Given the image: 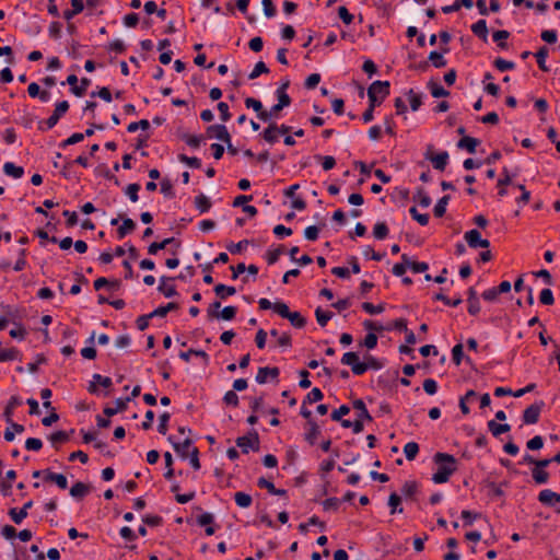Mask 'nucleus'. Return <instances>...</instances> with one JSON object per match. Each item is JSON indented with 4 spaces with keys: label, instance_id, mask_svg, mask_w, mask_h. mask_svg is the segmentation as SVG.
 Returning <instances> with one entry per match:
<instances>
[{
    "label": "nucleus",
    "instance_id": "14",
    "mask_svg": "<svg viewBox=\"0 0 560 560\" xmlns=\"http://www.w3.org/2000/svg\"><path fill=\"white\" fill-rule=\"evenodd\" d=\"M428 159L431 161L434 168H436L439 171H444L446 163H447L448 154H447V152H440V153L431 152L428 154Z\"/></svg>",
    "mask_w": 560,
    "mask_h": 560
},
{
    "label": "nucleus",
    "instance_id": "19",
    "mask_svg": "<svg viewBox=\"0 0 560 560\" xmlns=\"http://www.w3.org/2000/svg\"><path fill=\"white\" fill-rule=\"evenodd\" d=\"M488 427L493 436H499L511 430V425L508 422H488Z\"/></svg>",
    "mask_w": 560,
    "mask_h": 560
},
{
    "label": "nucleus",
    "instance_id": "8",
    "mask_svg": "<svg viewBox=\"0 0 560 560\" xmlns=\"http://www.w3.org/2000/svg\"><path fill=\"white\" fill-rule=\"evenodd\" d=\"M69 109V103L67 101H62L56 104L54 113L46 120V125L48 128H52L57 125L60 117Z\"/></svg>",
    "mask_w": 560,
    "mask_h": 560
},
{
    "label": "nucleus",
    "instance_id": "4",
    "mask_svg": "<svg viewBox=\"0 0 560 560\" xmlns=\"http://www.w3.org/2000/svg\"><path fill=\"white\" fill-rule=\"evenodd\" d=\"M167 440L172 443L174 451L183 458H187L190 455V451L194 447L192 441L186 438L183 442H175L174 436L170 435Z\"/></svg>",
    "mask_w": 560,
    "mask_h": 560
},
{
    "label": "nucleus",
    "instance_id": "30",
    "mask_svg": "<svg viewBox=\"0 0 560 560\" xmlns=\"http://www.w3.org/2000/svg\"><path fill=\"white\" fill-rule=\"evenodd\" d=\"M532 476H533V479L535 480V482L538 485L546 483L549 478L548 472L545 469H540L539 467H535L532 470Z\"/></svg>",
    "mask_w": 560,
    "mask_h": 560
},
{
    "label": "nucleus",
    "instance_id": "37",
    "mask_svg": "<svg viewBox=\"0 0 560 560\" xmlns=\"http://www.w3.org/2000/svg\"><path fill=\"white\" fill-rule=\"evenodd\" d=\"M96 384H100L101 386L107 388L112 385V380L109 377H103L101 375H94V382L91 383L90 389L92 392L96 390Z\"/></svg>",
    "mask_w": 560,
    "mask_h": 560
},
{
    "label": "nucleus",
    "instance_id": "28",
    "mask_svg": "<svg viewBox=\"0 0 560 560\" xmlns=\"http://www.w3.org/2000/svg\"><path fill=\"white\" fill-rule=\"evenodd\" d=\"M136 228V224L133 220L131 219H125L122 221V224L118 228L117 234L120 238L125 237L127 233L133 231Z\"/></svg>",
    "mask_w": 560,
    "mask_h": 560
},
{
    "label": "nucleus",
    "instance_id": "21",
    "mask_svg": "<svg viewBox=\"0 0 560 560\" xmlns=\"http://www.w3.org/2000/svg\"><path fill=\"white\" fill-rule=\"evenodd\" d=\"M234 501L237 506L246 509L252 505L253 499L248 493L238 491L234 494Z\"/></svg>",
    "mask_w": 560,
    "mask_h": 560
},
{
    "label": "nucleus",
    "instance_id": "6",
    "mask_svg": "<svg viewBox=\"0 0 560 560\" xmlns=\"http://www.w3.org/2000/svg\"><path fill=\"white\" fill-rule=\"evenodd\" d=\"M33 506V501L30 500L23 504L21 509L11 508L8 512L9 516L15 524H21L28 515V510Z\"/></svg>",
    "mask_w": 560,
    "mask_h": 560
},
{
    "label": "nucleus",
    "instance_id": "33",
    "mask_svg": "<svg viewBox=\"0 0 560 560\" xmlns=\"http://www.w3.org/2000/svg\"><path fill=\"white\" fill-rule=\"evenodd\" d=\"M236 311L237 310L234 306H226L221 311V313H213L211 315L214 317H221L225 320H231L235 317Z\"/></svg>",
    "mask_w": 560,
    "mask_h": 560
},
{
    "label": "nucleus",
    "instance_id": "34",
    "mask_svg": "<svg viewBox=\"0 0 560 560\" xmlns=\"http://www.w3.org/2000/svg\"><path fill=\"white\" fill-rule=\"evenodd\" d=\"M288 86L289 81L284 82L278 90L279 104H281L283 107L291 103L290 96L285 93Z\"/></svg>",
    "mask_w": 560,
    "mask_h": 560
},
{
    "label": "nucleus",
    "instance_id": "2",
    "mask_svg": "<svg viewBox=\"0 0 560 560\" xmlns=\"http://www.w3.org/2000/svg\"><path fill=\"white\" fill-rule=\"evenodd\" d=\"M389 94V82L387 81H375L368 90V96L372 103V107H375L378 98L383 100Z\"/></svg>",
    "mask_w": 560,
    "mask_h": 560
},
{
    "label": "nucleus",
    "instance_id": "58",
    "mask_svg": "<svg viewBox=\"0 0 560 560\" xmlns=\"http://www.w3.org/2000/svg\"><path fill=\"white\" fill-rule=\"evenodd\" d=\"M339 18L342 20V22L347 25L351 24L353 21V15L348 11L346 7H340L338 9Z\"/></svg>",
    "mask_w": 560,
    "mask_h": 560
},
{
    "label": "nucleus",
    "instance_id": "51",
    "mask_svg": "<svg viewBox=\"0 0 560 560\" xmlns=\"http://www.w3.org/2000/svg\"><path fill=\"white\" fill-rule=\"evenodd\" d=\"M196 205L201 212L208 211L211 207L210 200L205 195H200L196 198Z\"/></svg>",
    "mask_w": 560,
    "mask_h": 560
},
{
    "label": "nucleus",
    "instance_id": "44",
    "mask_svg": "<svg viewBox=\"0 0 560 560\" xmlns=\"http://www.w3.org/2000/svg\"><path fill=\"white\" fill-rule=\"evenodd\" d=\"M462 5L470 8L472 5V0H457L453 5L443 8V12L448 13L452 11H458Z\"/></svg>",
    "mask_w": 560,
    "mask_h": 560
},
{
    "label": "nucleus",
    "instance_id": "29",
    "mask_svg": "<svg viewBox=\"0 0 560 560\" xmlns=\"http://www.w3.org/2000/svg\"><path fill=\"white\" fill-rule=\"evenodd\" d=\"M170 279L163 278L161 281V284L159 287V290L161 293H163L165 296L170 298L176 294V288L174 284L168 283Z\"/></svg>",
    "mask_w": 560,
    "mask_h": 560
},
{
    "label": "nucleus",
    "instance_id": "40",
    "mask_svg": "<svg viewBox=\"0 0 560 560\" xmlns=\"http://www.w3.org/2000/svg\"><path fill=\"white\" fill-rule=\"evenodd\" d=\"M43 447V442L37 438H28L25 441V448L27 451L38 452Z\"/></svg>",
    "mask_w": 560,
    "mask_h": 560
},
{
    "label": "nucleus",
    "instance_id": "63",
    "mask_svg": "<svg viewBox=\"0 0 560 560\" xmlns=\"http://www.w3.org/2000/svg\"><path fill=\"white\" fill-rule=\"evenodd\" d=\"M257 486L261 489H266L270 494H272V492H275V488H276L273 482L269 481L265 477L258 478Z\"/></svg>",
    "mask_w": 560,
    "mask_h": 560
},
{
    "label": "nucleus",
    "instance_id": "50",
    "mask_svg": "<svg viewBox=\"0 0 560 560\" xmlns=\"http://www.w3.org/2000/svg\"><path fill=\"white\" fill-rule=\"evenodd\" d=\"M526 446L530 451L540 450L544 446V440L540 435H535L527 442Z\"/></svg>",
    "mask_w": 560,
    "mask_h": 560
},
{
    "label": "nucleus",
    "instance_id": "41",
    "mask_svg": "<svg viewBox=\"0 0 560 560\" xmlns=\"http://www.w3.org/2000/svg\"><path fill=\"white\" fill-rule=\"evenodd\" d=\"M340 504V499L332 497L324 500L322 502L324 511H337Z\"/></svg>",
    "mask_w": 560,
    "mask_h": 560
},
{
    "label": "nucleus",
    "instance_id": "18",
    "mask_svg": "<svg viewBox=\"0 0 560 560\" xmlns=\"http://www.w3.org/2000/svg\"><path fill=\"white\" fill-rule=\"evenodd\" d=\"M419 490V485L416 480L406 481L401 487V495L405 499H411Z\"/></svg>",
    "mask_w": 560,
    "mask_h": 560
},
{
    "label": "nucleus",
    "instance_id": "7",
    "mask_svg": "<svg viewBox=\"0 0 560 560\" xmlns=\"http://www.w3.org/2000/svg\"><path fill=\"white\" fill-rule=\"evenodd\" d=\"M43 474L46 482H54L62 490L68 488V480L63 474L54 472L50 469H44Z\"/></svg>",
    "mask_w": 560,
    "mask_h": 560
},
{
    "label": "nucleus",
    "instance_id": "55",
    "mask_svg": "<svg viewBox=\"0 0 560 560\" xmlns=\"http://www.w3.org/2000/svg\"><path fill=\"white\" fill-rule=\"evenodd\" d=\"M98 303L100 304L108 303L113 307H115L116 310H121V308L125 307V301L122 299H118V300H114V301H108L107 298H105L103 295H100L98 296Z\"/></svg>",
    "mask_w": 560,
    "mask_h": 560
},
{
    "label": "nucleus",
    "instance_id": "24",
    "mask_svg": "<svg viewBox=\"0 0 560 560\" xmlns=\"http://www.w3.org/2000/svg\"><path fill=\"white\" fill-rule=\"evenodd\" d=\"M279 136L278 126L276 124H271L268 128L265 129L262 137L268 143H273L277 141Z\"/></svg>",
    "mask_w": 560,
    "mask_h": 560
},
{
    "label": "nucleus",
    "instance_id": "20",
    "mask_svg": "<svg viewBox=\"0 0 560 560\" xmlns=\"http://www.w3.org/2000/svg\"><path fill=\"white\" fill-rule=\"evenodd\" d=\"M477 394L474 390H469L464 398L460 400V409L464 415H467L469 411L468 405H476L477 402Z\"/></svg>",
    "mask_w": 560,
    "mask_h": 560
},
{
    "label": "nucleus",
    "instance_id": "3",
    "mask_svg": "<svg viewBox=\"0 0 560 560\" xmlns=\"http://www.w3.org/2000/svg\"><path fill=\"white\" fill-rule=\"evenodd\" d=\"M236 445L242 450L244 454H247L250 450H259V438L257 432H249L246 435L236 439Z\"/></svg>",
    "mask_w": 560,
    "mask_h": 560
},
{
    "label": "nucleus",
    "instance_id": "62",
    "mask_svg": "<svg viewBox=\"0 0 560 560\" xmlns=\"http://www.w3.org/2000/svg\"><path fill=\"white\" fill-rule=\"evenodd\" d=\"M316 319L320 326H326L328 320L331 318V314L322 311L320 308L316 310Z\"/></svg>",
    "mask_w": 560,
    "mask_h": 560
},
{
    "label": "nucleus",
    "instance_id": "35",
    "mask_svg": "<svg viewBox=\"0 0 560 560\" xmlns=\"http://www.w3.org/2000/svg\"><path fill=\"white\" fill-rule=\"evenodd\" d=\"M540 415V406L535 404L529 406L524 412V420H537Z\"/></svg>",
    "mask_w": 560,
    "mask_h": 560
},
{
    "label": "nucleus",
    "instance_id": "43",
    "mask_svg": "<svg viewBox=\"0 0 560 560\" xmlns=\"http://www.w3.org/2000/svg\"><path fill=\"white\" fill-rule=\"evenodd\" d=\"M448 199H450L448 196H444L443 198L440 199V201L434 207V215L435 217L442 218L444 215Z\"/></svg>",
    "mask_w": 560,
    "mask_h": 560
},
{
    "label": "nucleus",
    "instance_id": "54",
    "mask_svg": "<svg viewBox=\"0 0 560 560\" xmlns=\"http://www.w3.org/2000/svg\"><path fill=\"white\" fill-rule=\"evenodd\" d=\"M548 55V49L546 47H541L537 54H536V58H537V62H538V66L539 68L542 70V71H547V67L545 65V59Z\"/></svg>",
    "mask_w": 560,
    "mask_h": 560
},
{
    "label": "nucleus",
    "instance_id": "16",
    "mask_svg": "<svg viewBox=\"0 0 560 560\" xmlns=\"http://www.w3.org/2000/svg\"><path fill=\"white\" fill-rule=\"evenodd\" d=\"M279 369L278 368H260L257 372L256 380L259 384H264L267 382L268 376L272 378L278 377Z\"/></svg>",
    "mask_w": 560,
    "mask_h": 560
},
{
    "label": "nucleus",
    "instance_id": "9",
    "mask_svg": "<svg viewBox=\"0 0 560 560\" xmlns=\"http://www.w3.org/2000/svg\"><path fill=\"white\" fill-rule=\"evenodd\" d=\"M197 524L199 526H205V533L207 536H211L215 533V527L213 525L214 523V516L210 512H203L199 516H197Z\"/></svg>",
    "mask_w": 560,
    "mask_h": 560
},
{
    "label": "nucleus",
    "instance_id": "1",
    "mask_svg": "<svg viewBox=\"0 0 560 560\" xmlns=\"http://www.w3.org/2000/svg\"><path fill=\"white\" fill-rule=\"evenodd\" d=\"M433 463L436 466V470L431 478L434 483L447 482L451 476L458 469L457 459L448 453H435L433 455Z\"/></svg>",
    "mask_w": 560,
    "mask_h": 560
},
{
    "label": "nucleus",
    "instance_id": "38",
    "mask_svg": "<svg viewBox=\"0 0 560 560\" xmlns=\"http://www.w3.org/2000/svg\"><path fill=\"white\" fill-rule=\"evenodd\" d=\"M287 318L298 328H302L305 325V318L299 312H290Z\"/></svg>",
    "mask_w": 560,
    "mask_h": 560
},
{
    "label": "nucleus",
    "instance_id": "46",
    "mask_svg": "<svg viewBox=\"0 0 560 560\" xmlns=\"http://www.w3.org/2000/svg\"><path fill=\"white\" fill-rule=\"evenodd\" d=\"M510 36L508 31H497L493 33V39L499 43V47L505 49L508 44L504 42Z\"/></svg>",
    "mask_w": 560,
    "mask_h": 560
},
{
    "label": "nucleus",
    "instance_id": "36",
    "mask_svg": "<svg viewBox=\"0 0 560 560\" xmlns=\"http://www.w3.org/2000/svg\"><path fill=\"white\" fill-rule=\"evenodd\" d=\"M4 172L13 176L15 178H19L23 175L24 171L21 166H15L13 163H5L4 164Z\"/></svg>",
    "mask_w": 560,
    "mask_h": 560
},
{
    "label": "nucleus",
    "instance_id": "5",
    "mask_svg": "<svg viewBox=\"0 0 560 560\" xmlns=\"http://www.w3.org/2000/svg\"><path fill=\"white\" fill-rule=\"evenodd\" d=\"M209 138H218L225 143L231 142V136L224 125H212L207 128Z\"/></svg>",
    "mask_w": 560,
    "mask_h": 560
},
{
    "label": "nucleus",
    "instance_id": "48",
    "mask_svg": "<svg viewBox=\"0 0 560 560\" xmlns=\"http://www.w3.org/2000/svg\"><path fill=\"white\" fill-rule=\"evenodd\" d=\"M190 466L198 470L200 469V460H199V451L197 447H192L190 451V455L188 456Z\"/></svg>",
    "mask_w": 560,
    "mask_h": 560
},
{
    "label": "nucleus",
    "instance_id": "13",
    "mask_svg": "<svg viewBox=\"0 0 560 560\" xmlns=\"http://www.w3.org/2000/svg\"><path fill=\"white\" fill-rule=\"evenodd\" d=\"M90 491H91L90 485H86L82 481H77L70 488L69 494L75 500H82L84 497H86L90 493Z\"/></svg>",
    "mask_w": 560,
    "mask_h": 560
},
{
    "label": "nucleus",
    "instance_id": "39",
    "mask_svg": "<svg viewBox=\"0 0 560 560\" xmlns=\"http://www.w3.org/2000/svg\"><path fill=\"white\" fill-rule=\"evenodd\" d=\"M178 304L175 302H171L165 306H161L156 308L150 316H165L170 311L177 310Z\"/></svg>",
    "mask_w": 560,
    "mask_h": 560
},
{
    "label": "nucleus",
    "instance_id": "45",
    "mask_svg": "<svg viewBox=\"0 0 560 560\" xmlns=\"http://www.w3.org/2000/svg\"><path fill=\"white\" fill-rule=\"evenodd\" d=\"M431 93L434 97H445L448 96V91H446L443 86L439 85L436 82H430Z\"/></svg>",
    "mask_w": 560,
    "mask_h": 560
},
{
    "label": "nucleus",
    "instance_id": "32",
    "mask_svg": "<svg viewBox=\"0 0 560 560\" xmlns=\"http://www.w3.org/2000/svg\"><path fill=\"white\" fill-rule=\"evenodd\" d=\"M173 241H174V238L170 237V238L163 240L162 242H154L149 246L148 252L150 255H155L158 253V250L164 249Z\"/></svg>",
    "mask_w": 560,
    "mask_h": 560
},
{
    "label": "nucleus",
    "instance_id": "56",
    "mask_svg": "<svg viewBox=\"0 0 560 560\" xmlns=\"http://www.w3.org/2000/svg\"><path fill=\"white\" fill-rule=\"evenodd\" d=\"M388 229L385 223H377L374 226V236L378 240H383L387 236Z\"/></svg>",
    "mask_w": 560,
    "mask_h": 560
},
{
    "label": "nucleus",
    "instance_id": "15",
    "mask_svg": "<svg viewBox=\"0 0 560 560\" xmlns=\"http://www.w3.org/2000/svg\"><path fill=\"white\" fill-rule=\"evenodd\" d=\"M47 440L50 442L51 446L56 450L59 448L60 445L68 442L67 434L65 430H57L47 435Z\"/></svg>",
    "mask_w": 560,
    "mask_h": 560
},
{
    "label": "nucleus",
    "instance_id": "10",
    "mask_svg": "<svg viewBox=\"0 0 560 560\" xmlns=\"http://www.w3.org/2000/svg\"><path fill=\"white\" fill-rule=\"evenodd\" d=\"M322 434V429L317 424V422H308L306 430L304 432V439L310 445H315L319 435Z\"/></svg>",
    "mask_w": 560,
    "mask_h": 560
},
{
    "label": "nucleus",
    "instance_id": "22",
    "mask_svg": "<svg viewBox=\"0 0 560 560\" xmlns=\"http://www.w3.org/2000/svg\"><path fill=\"white\" fill-rule=\"evenodd\" d=\"M477 145L478 140L469 136L463 137L458 142V147L460 149H466L469 153H474L476 151Z\"/></svg>",
    "mask_w": 560,
    "mask_h": 560
},
{
    "label": "nucleus",
    "instance_id": "59",
    "mask_svg": "<svg viewBox=\"0 0 560 560\" xmlns=\"http://www.w3.org/2000/svg\"><path fill=\"white\" fill-rule=\"evenodd\" d=\"M140 186L138 184H130L127 187V195L129 196L130 200L132 202H137L139 199L138 192H139Z\"/></svg>",
    "mask_w": 560,
    "mask_h": 560
},
{
    "label": "nucleus",
    "instance_id": "61",
    "mask_svg": "<svg viewBox=\"0 0 560 560\" xmlns=\"http://www.w3.org/2000/svg\"><path fill=\"white\" fill-rule=\"evenodd\" d=\"M195 497H196V492L189 491V492L183 493V494L177 493L175 495V500L179 504H186V503L190 502Z\"/></svg>",
    "mask_w": 560,
    "mask_h": 560
},
{
    "label": "nucleus",
    "instance_id": "26",
    "mask_svg": "<svg viewBox=\"0 0 560 560\" xmlns=\"http://www.w3.org/2000/svg\"><path fill=\"white\" fill-rule=\"evenodd\" d=\"M471 31L474 32V34L482 38L485 42L487 40L488 28L485 20H480L477 23H475L471 26Z\"/></svg>",
    "mask_w": 560,
    "mask_h": 560
},
{
    "label": "nucleus",
    "instance_id": "17",
    "mask_svg": "<svg viewBox=\"0 0 560 560\" xmlns=\"http://www.w3.org/2000/svg\"><path fill=\"white\" fill-rule=\"evenodd\" d=\"M400 503H401V498L400 495H398L396 492H393L389 494L388 497V506L390 508V515H394V514H401L404 512V509L400 506Z\"/></svg>",
    "mask_w": 560,
    "mask_h": 560
},
{
    "label": "nucleus",
    "instance_id": "64",
    "mask_svg": "<svg viewBox=\"0 0 560 560\" xmlns=\"http://www.w3.org/2000/svg\"><path fill=\"white\" fill-rule=\"evenodd\" d=\"M119 535L124 539L129 540V541H133V540L137 539V535L135 534V532L129 526L121 527L120 530H119Z\"/></svg>",
    "mask_w": 560,
    "mask_h": 560
},
{
    "label": "nucleus",
    "instance_id": "23",
    "mask_svg": "<svg viewBox=\"0 0 560 560\" xmlns=\"http://www.w3.org/2000/svg\"><path fill=\"white\" fill-rule=\"evenodd\" d=\"M353 409L358 411L357 420H372L369 415L364 402L361 399H358L353 402Z\"/></svg>",
    "mask_w": 560,
    "mask_h": 560
},
{
    "label": "nucleus",
    "instance_id": "57",
    "mask_svg": "<svg viewBox=\"0 0 560 560\" xmlns=\"http://www.w3.org/2000/svg\"><path fill=\"white\" fill-rule=\"evenodd\" d=\"M90 85V80L86 78L81 79L79 86L77 89H73V94L75 96H83Z\"/></svg>",
    "mask_w": 560,
    "mask_h": 560
},
{
    "label": "nucleus",
    "instance_id": "12",
    "mask_svg": "<svg viewBox=\"0 0 560 560\" xmlns=\"http://www.w3.org/2000/svg\"><path fill=\"white\" fill-rule=\"evenodd\" d=\"M538 500L545 505L553 506L556 503H560V493L544 489L539 492Z\"/></svg>",
    "mask_w": 560,
    "mask_h": 560
},
{
    "label": "nucleus",
    "instance_id": "42",
    "mask_svg": "<svg viewBox=\"0 0 560 560\" xmlns=\"http://www.w3.org/2000/svg\"><path fill=\"white\" fill-rule=\"evenodd\" d=\"M429 60L432 62V65L435 67V68H441V67H444L446 65V61L445 59L443 58V55L442 52H438V51H432L429 56Z\"/></svg>",
    "mask_w": 560,
    "mask_h": 560
},
{
    "label": "nucleus",
    "instance_id": "60",
    "mask_svg": "<svg viewBox=\"0 0 560 560\" xmlns=\"http://www.w3.org/2000/svg\"><path fill=\"white\" fill-rule=\"evenodd\" d=\"M342 363L351 365L352 368L359 363V357L355 352H347L342 357Z\"/></svg>",
    "mask_w": 560,
    "mask_h": 560
},
{
    "label": "nucleus",
    "instance_id": "11",
    "mask_svg": "<svg viewBox=\"0 0 560 560\" xmlns=\"http://www.w3.org/2000/svg\"><path fill=\"white\" fill-rule=\"evenodd\" d=\"M465 240L467 241L470 247H489V241L482 240L480 237V233L477 230H471L466 233Z\"/></svg>",
    "mask_w": 560,
    "mask_h": 560
},
{
    "label": "nucleus",
    "instance_id": "31",
    "mask_svg": "<svg viewBox=\"0 0 560 560\" xmlns=\"http://www.w3.org/2000/svg\"><path fill=\"white\" fill-rule=\"evenodd\" d=\"M460 516L464 521L465 526H471L474 524V522L481 516V514L471 512L469 510H464V511H462Z\"/></svg>",
    "mask_w": 560,
    "mask_h": 560
},
{
    "label": "nucleus",
    "instance_id": "52",
    "mask_svg": "<svg viewBox=\"0 0 560 560\" xmlns=\"http://www.w3.org/2000/svg\"><path fill=\"white\" fill-rule=\"evenodd\" d=\"M43 407L46 409V415L43 420H59V417L56 413L55 408L51 407L50 401H45Z\"/></svg>",
    "mask_w": 560,
    "mask_h": 560
},
{
    "label": "nucleus",
    "instance_id": "27",
    "mask_svg": "<svg viewBox=\"0 0 560 560\" xmlns=\"http://www.w3.org/2000/svg\"><path fill=\"white\" fill-rule=\"evenodd\" d=\"M214 292L215 294L220 298V299H225L230 295H233L235 294L236 290L234 287H228V285H224V284H217L215 288H214Z\"/></svg>",
    "mask_w": 560,
    "mask_h": 560
},
{
    "label": "nucleus",
    "instance_id": "53",
    "mask_svg": "<svg viewBox=\"0 0 560 560\" xmlns=\"http://www.w3.org/2000/svg\"><path fill=\"white\" fill-rule=\"evenodd\" d=\"M268 72H269V69L266 67V65L262 61H259L256 63L254 70L249 74V79H252V80L256 79L260 74L268 73Z\"/></svg>",
    "mask_w": 560,
    "mask_h": 560
},
{
    "label": "nucleus",
    "instance_id": "49",
    "mask_svg": "<svg viewBox=\"0 0 560 560\" xmlns=\"http://www.w3.org/2000/svg\"><path fill=\"white\" fill-rule=\"evenodd\" d=\"M273 311L279 314L281 317L287 318L290 314L289 306L283 302H276L272 305Z\"/></svg>",
    "mask_w": 560,
    "mask_h": 560
},
{
    "label": "nucleus",
    "instance_id": "25",
    "mask_svg": "<svg viewBox=\"0 0 560 560\" xmlns=\"http://www.w3.org/2000/svg\"><path fill=\"white\" fill-rule=\"evenodd\" d=\"M404 453L408 460H413L419 453V445L416 442H408L404 446Z\"/></svg>",
    "mask_w": 560,
    "mask_h": 560
},
{
    "label": "nucleus",
    "instance_id": "47",
    "mask_svg": "<svg viewBox=\"0 0 560 560\" xmlns=\"http://www.w3.org/2000/svg\"><path fill=\"white\" fill-rule=\"evenodd\" d=\"M142 521L148 526L156 527L163 523V517L160 515H145L142 517Z\"/></svg>",
    "mask_w": 560,
    "mask_h": 560
}]
</instances>
